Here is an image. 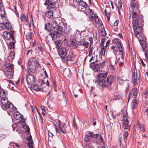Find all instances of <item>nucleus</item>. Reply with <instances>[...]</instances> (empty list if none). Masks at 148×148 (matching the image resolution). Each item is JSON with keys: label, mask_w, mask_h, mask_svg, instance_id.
Returning a JSON list of instances; mask_svg holds the SVG:
<instances>
[{"label": "nucleus", "mask_w": 148, "mask_h": 148, "mask_svg": "<svg viewBox=\"0 0 148 148\" xmlns=\"http://www.w3.org/2000/svg\"><path fill=\"white\" fill-rule=\"evenodd\" d=\"M89 135L92 137L94 138H96L98 137L99 136V134H94L92 132H90L89 133Z\"/></svg>", "instance_id": "nucleus-38"}, {"label": "nucleus", "mask_w": 148, "mask_h": 148, "mask_svg": "<svg viewBox=\"0 0 148 148\" xmlns=\"http://www.w3.org/2000/svg\"><path fill=\"white\" fill-rule=\"evenodd\" d=\"M1 102L6 108H8L10 107L11 103L8 101L7 98L6 97H3L1 98Z\"/></svg>", "instance_id": "nucleus-9"}, {"label": "nucleus", "mask_w": 148, "mask_h": 148, "mask_svg": "<svg viewBox=\"0 0 148 148\" xmlns=\"http://www.w3.org/2000/svg\"><path fill=\"white\" fill-rule=\"evenodd\" d=\"M131 8L132 10V24L133 25H138L139 23L142 24L144 22L143 17L140 15V10L138 3H134L132 2Z\"/></svg>", "instance_id": "nucleus-1"}, {"label": "nucleus", "mask_w": 148, "mask_h": 148, "mask_svg": "<svg viewBox=\"0 0 148 148\" xmlns=\"http://www.w3.org/2000/svg\"><path fill=\"white\" fill-rule=\"evenodd\" d=\"M15 43V42H11L9 43L8 46L9 49H12L14 48V45Z\"/></svg>", "instance_id": "nucleus-37"}, {"label": "nucleus", "mask_w": 148, "mask_h": 148, "mask_svg": "<svg viewBox=\"0 0 148 148\" xmlns=\"http://www.w3.org/2000/svg\"><path fill=\"white\" fill-rule=\"evenodd\" d=\"M53 10H48L47 12H44L42 13V15L44 18L47 17L50 19L53 18Z\"/></svg>", "instance_id": "nucleus-13"}, {"label": "nucleus", "mask_w": 148, "mask_h": 148, "mask_svg": "<svg viewBox=\"0 0 148 148\" xmlns=\"http://www.w3.org/2000/svg\"><path fill=\"white\" fill-rule=\"evenodd\" d=\"M134 34L136 37L137 38L140 45H143L144 42L143 40L142 37V29L140 26L138 25H133Z\"/></svg>", "instance_id": "nucleus-5"}, {"label": "nucleus", "mask_w": 148, "mask_h": 148, "mask_svg": "<svg viewBox=\"0 0 148 148\" xmlns=\"http://www.w3.org/2000/svg\"><path fill=\"white\" fill-rule=\"evenodd\" d=\"M15 32L13 31H11L10 33H9V34L10 35V36H11V38L12 40H14V34Z\"/></svg>", "instance_id": "nucleus-43"}, {"label": "nucleus", "mask_w": 148, "mask_h": 148, "mask_svg": "<svg viewBox=\"0 0 148 148\" xmlns=\"http://www.w3.org/2000/svg\"><path fill=\"white\" fill-rule=\"evenodd\" d=\"M82 44L84 47L88 48V47L89 43L88 42L85 41H83L82 42Z\"/></svg>", "instance_id": "nucleus-39"}, {"label": "nucleus", "mask_w": 148, "mask_h": 148, "mask_svg": "<svg viewBox=\"0 0 148 148\" xmlns=\"http://www.w3.org/2000/svg\"><path fill=\"white\" fill-rule=\"evenodd\" d=\"M117 49H118L119 51H124V47L123 46L122 42L119 43L118 44H117Z\"/></svg>", "instance_id": "nucleus-35"}, {"label": "nucleus", "mask_w": 148, "mask_h": 148, "mask_svg": "<svg viewBox=\"0 0 148 148\" xmlns=\"http://www.w3.org/2000/svg\"><path fill=\"white\" fill-rule=\"evenodd\" d=\"M14 53L13 51H11L10 53L8 56L9 59L12 60L14 59Z\"/></svg>", "instance_id": "nucleus-40"}, {"label": "nucleus", "mask_w": 148, "mask_h": 148, "mask_svg": "<svg viewBox=\"0 0 148 148\" xmlns=\"http://www.w3.org/2000/svg\"><path fill=\"white\" fill-rule=\"evenodd\" d=\"M85 10H86L90 14L92 15V14H93V12L92 11V9H90V8H89L88 6L86 7V8L84 9Z\"/></svg>", "instance_id": "nucleus-45"}, {"label": "nucleus", "mask_w": 148, "mask_h": 148, "mask_svg": "<svg viewBox=\"0 0 148 148\" xmlns=\"http://www.w3.org/2000/svg\"><path fill=\"white\" fill-rule=\"evenodd\" d=\"M140 60L141 62V64L143 65V66L144 67H145L146 66L145 63L146 62V61H145L144 60L143 61L141 59H140Z\"/></svg>", "instance_id": "nucleus-56"}, {"label": "nucleus", "mask_w": 148, "mask_h": 148, "mask_svg": "<svg viewBox=\"0 0 148 148\" xmlns=\"http://www.w3.org/2000/svg\"><path fill=\"white\" fill-rule=\"evenodd\" d=\"M96 61L94 62H92L90 64V67L91 68L93 71L95 72H98L99 68V67L98 64H95V63Z\"/></svg>", "instance_id": "nucleus-15"}, {"label": "nucleus", "mask_w": 148, "mask_h": 148, "mask_svg": "<svg viewBox=\"0 0 148 148\" xmlns=\"http://www.w3.org/2000/svg\"><path fill=\"white\" fill-rule=\"evenodd\" d=\"M116 99H119L122 98V95H116Z\"/></svg>", "instance_id": "nucleus-64"}, {"label": "nucleus", "mask_w": 148, "mask_h": 148, "mask_svg": "<svg viewBox=\"0 0 148 148\" xmlns=\"http://www.w3.org/2000/svg\"><path fill=\"white\" fill-rule=\"evenodd\" d=\"M21 20L24 22H28V17L27 15H25L23 13H22L20 16Z\"/></svg>", "instance_id": "nucleus-21"}, {"label": "nucleus", "mask_w": 148, "mask_h": 148, "mask_svg": "<svg viewBox=\"0 0 148 148\" xmlns=\"http://www.w3.org/2000/svg\"><path fill=\"white\" fill-rule=\"evenodd\" d=\"M56 132L60 133L62 132L63 134H65L66 133V130H56Z\"/></svg>", "instance_id": "nucleus-53"}, {"label": "nucleus", "mask_w": 148, "mask_h": 148, "mask_svg": "<svg viewBox=\"0 0 148 148\" xmlns=\"http://www.w3.org/2000/svg\"><path fill=\"white\" fill-rule=\"evenodd\" d=\"M14 118L17 120H21L23 119V115L18 112H15L14 114Z\"/></svg>", "instance_id": "nucleus-22"}, {"label": "nucleus", "mask_w": 148, "mask_h": 148, "mask_svg": "<svg viewBox=\"0 0 148 148\" xmlns=\"http://www.w3.org/2000/svg\"><path fill=\"white\" fill-rule=\"evenodd\" d=\"M31 88L32 89H33L36 92L41 91V90L42 89L40 88L39 86L37 84L32 85L31 86Z\"/></svg>", "instance_id": "nucleus-25"}, {"label": "nucleus", "mask_w": 148, "mask_h": 148, "mask_svg": "<svg viewBox=\"0 0 148 148\" xmlns=\"http://www.w3.org/2000/svg\"><path fill=\"white\" fill-rule=\"evenodd\" d=\"M84 139L86 141H88L90 139L89 136L87 135H86Z\"/></svg>", "instance_id": "nucleus-63"}, {"label": "nucleus", "mask_w": 148, "mask_h": 148, "mask_svg": "<svg viewBox=\"0 0 148 148\" xmlns=\"http://www.w3.org/2000/svg\"><path fill=\"white\" fill-rule=\"evenodd\" d=\"M57 18H53V20L52 21H51L50 23H46L45 24V29L47 30L48 31V28L49 27H48V25H48V24H51L52 23H54V26H55V23H53L54 21Z\"/></svg>", "instance_id": "nucleus-36"}, {"label": "nucleus", "mask_w": 148, "mask_h": 148, "mask_svg": "<svg viewBox=\"0 0 148 148\" xmlns=\"http://www.w3.org/2000/svg\"><path fill=\"white\" fill-rule=\"evenodd\" d=\"M113 77L112 76H108L106 81L105 79H100L97 78V80H95V82L97 83L99 86L103 87H107L108 88L110 87L112 82Z\"/></svg>", "instance_id": "nucleus-4"}, {"label": "nucleus", "mask_w": 148, "mask_h": 148, "mask_svg": "<svg viewBox=\"0 0 148 148\" xmlns=\"http://www.w3.org/2000/svg\"><path fill=\"white\" fill-rule=\"evenodd\" d=\"M4 73L5 77L10 79H12L13 76V72L12 71L3 70Z\"/></svg>", "instance_id": "nucleus-16"}, {"label": "nucleus", "mask_w": 148, "mask_h": 148, "mask_svg": "<svg viewBox=\"0 0 148 148\" xmlns=\"http://www.w3.org/2000/svg\"><path fill=\"white\" fill-rule=\"evenodd\" d=\"M135 73H133L132 74V79L133 80V84L134 85H135V84L136 82L137 79H136L135 77Z\"/></svg>", "instance_id": "nucleus-44"}, {"label": "nucleus", "mask_w": 148, "mask_h": 148, "mask_svg": "<svg viewBox=\"0 0 148 148\" xmlns=\"http://www.w3.org/2000/svg\"><path fill=\"white\" fill-rule=\"evenodd\" d=\"M73 125L74 127V128L75 129H77V127L76 126V124L75 123V120H73Z\"/></svg>", "instance_id": "nucleus-60"}, {"label": "nucleus", "mask_w": 148, "mask_h": 148, "mask_svg": "<svg viewBox=\"0 0 148 148\" xmlns=\"http://www.w3.org/2000/svg\"><path fill=\"white\" fill-rule=\"evenodd\" d=\"M58 121L59 123H58L56 122H54L53 123L56 130L62 129L61 127H60V125L61 123V122L60 120Z\"/></svg>", "instance_id": "nucleus-27"}, {"label": "nucleus", "mask_w": 148, "mask_h": 148, "mask_svg": "<svg viewBox=\"0 0 148 148\" xmlns=\"http://www.w3.org/2000/svg\"><path fill=\"white\" fill-rule=\"evenodd\" d=\"M14 65L10 63L5 64L3 67V70L12 71L14 72Z\"/></svg>", "instance_id": "nucleus-12"}, {"label": "nucleus", "mask_w": 148, "mask_h": 148, "mask_svg": "<svg viewBox=\"0 0 148 148\" xmlns=\"http://www.w3.org/2000/svg\"><path fill=\"white\" fill-rule=\"evenodd\" d=\"M3 4L2 1H0V15L1 16H3L5 13V12L3 10Z\"/></svg>", "instance_id": "nucleus-24"}, {"label": "nucleus", "mask_w": 148, "mask_h": 148, "mask_svg": "<svg viewBox=\"0 0 148 148\" xmlns=\"http://www.w3.org/2000/svg\"><path fill=\"white\" fill-rule=\"evenodd\" d=\"M136 99L134 98L132 103V107L133 109L136 108L138 106V104Z\"/></svg>", "instance_id": "nucleus-28"}, {"label": "nucleus", "mask_w": 148, "mask_h": 148, "mask_svg": "<svg viewBox=\"0 0 148 148\" xmlns=\"http://www.w3.org/2000/svg\"><path fill=\"white\" fill-rule=\"evenodd\" d=\"M11 105H10V107L8 108H9L10 109V110L11 112H13L15 110V107H14L11 103Z\"/></svg>", "instance_id": "nucleus-47"}, {"label": "nucleus", "mask_w": 148, "mask_h": 148, "mask_svg": "<svg viewBox=\"0 0 148 148\" xmlns=\"http://www.w3.org/2000/svg\"><path fill=\"white\" fill-rule=\"evenodd\" d=\"M26 140L29 142L27 143V145H28V144H30L32 142L33 143V145H34V143L32 140V136L31 135H29L28 136H27L26 138Z\"/></svg>", "instance_id": "nucleus-34"}, {"label": "nucleus", "mask_w": 148, "mask_h": 148, "mask_svg": "<svg viewBox=\"0 0 148 148\" xmlns=\"http://www.w3.org/2000/svg\"><path fill=\"white\" fill-rule=\"evenodd\" d=\"M119 53L117 54L115 56L116 59H118V60H119L120 59V56L121 57V59L123 61L124 60V58L125 54L124 51H119Z\"/></svg>", "instance_id": "nucleus-17"}, {"label": "nucleus", "mask_w": 148, "mask_h": 148, "mask_svg": "<svg viewBox=\"0 0 148 148\" xmlns=\"http://www.w3.org/2000/svg\"><path fill=\"white\" fill-rule=\"evenodd\" d=\"M105 62H102L98 64L99 70L100 68L102 69L103 68L105 65Z\"/></svg>", "instance_id": "nucleus-41"}, {"label": "nucleus", "mask_w": 148, "mask_h": 148, "mask_svg": "<svg viewBox=\"0 0 148 148\" xmlns=\"http://www.w3.org/2000/svg\"><path fill=\"white\" fill-rule=\"evenodd\" d=\"M64 30L65 31V32L64 33V34H65V33H66V34H69L71 33L72 29L69 26H68V27L66 26L65 27Z\"/></svg>", "instance_id": "nucleus-32"}, {"label": "nucleus", "mask_w": 148, "mask_h": 148, "mask_svg": "<svg viewBox=\"0 0 148 148\" xmlns=\"http://www.w3.org/2000/svg\"><path fill=\"white\" fill-rule=\"evenodd\" d=\"M138 91L137 88L134 86L132 87V89L130 93V94L127 98L128 101H129L132 95L134 98H135L137 95Z\"/></svg>", "instance_id": "nucleus-8"}, {"label": "nucleus", "mask_w": 148, "mask_h": 148, "mask_svg": "<svg viewBox=\"0 0 148 148\" xmlns=\"http://www.w3.org/2000/svg\"><path fill=\"white\" fill-rule=\"evenodd\" d=\"M58 53L62 58H65L67 54L66 48L62 47L59 49Z\"/></svg>", "instance_id": "nucleus-11"}, {"label": "nucleus", "mask_w": 148, "mask_h": 148, "mask_svg": "<svg viewBox=\"0 0 148 148\" xmlns=\"http://www.w3.org/2000/svg\"><path fill=\"white\" fill-rule=\"evenodd\" d=\"M40 67V65L39 62L34 58L33 60H32V61L31 60H28L27 69L28 74L34 73L36 71V68Z\"/></svg>", "instance_id": "nucleus-3"}, {"label": "nucleus", "mask_w": 148, "mask_h": 148, "mask_svg": "<svg viewBox=\"0 0 148 148\" xmlns=\"http://www.w3.org/2000/svg\"><path fill=\"white\" fill-rule=\"evenodd\" d=\"M114 41L116 44V45L119 43L121 42L120 40L119 39H115L114 40Z\"/></svg>", "instance_id": "nucleus-50"}, {"label": "nucleus", "mask_w": 148, "mask_h": 148, "mask_svg": "<svg viewBox=\"0 0 148 148\" xmlns=\"http://www.w3.org/2000/svg\"><path fill=\"white\" fill-rule=\"evenodd\" d=\"M128 134L129 133H128V132H127L126 131H125L124 132V140H127V138L128 136Z\"/></svg>", "instance_id": "nucleus-48"}, {"label": "nucleus", "mask_w": 148, "mask_h": 148, "mask_svg": "<svg viewBox=\"0 0 148 148\" xmlns=\"http://www.w3.org/2000/svg\"><path fill=\"white\" fill-rule=\"evenodd\" d=\"M53 40H56L58 37L60 36L56 32L54 31L49 34Z\"/></svg>", "instance_id": "nucleus-26"}, {"label": "nucleus", "mask_w": 148, "mask_h": 148, "mask_svg": "<svg viewBox=\"0 0 148 148\" xmlns=\"http://www.w3.org/2000/svg\"><path fill=\"white\" fill-rule=\"evenodd\" d=\"M82 42H78V43L77 42V46H78V45L81 46L82 49H81L80 50L82 51L84 49L82 48Z\"/></svg>", "instance_id": "nucleus-57"}, {"label": "nucleus", "mask_w": 148, "mask_h": 148, "mask_svg": "<svg viewBox=\"0 0 148 148\" xmlns=\"http://www.w3.org/2000/svg\"><path fill=\"white\" fill-rule=\"evenodd\" d=\"M71 46H75L76 47H79L78 46H77V42L75 40H73L71 41Z\"/></svg>", "instance_id": "nucleus-42"}, {"label": "nucleus", "mask_w": 148, "mask_h": 148, "mask_svg": "<svg viewBox=\"0 0 148 148\" xmlns=\"http://www.w3.org/2000/svg\"><path fill=\"white\" fill-rule=\"evenodd\" d=\"M33 143L32 142V143H30V144H28V146L29 148H34L33 147Z\"/></svg>", "instance_id": "nucleus-61"}, {"label": "nucleus", "mask_w": 148, "mask_h": 148, "mask_svg": "<svg viewBox=\"0 0 148 148\" xmlns=\"http://www.w3.org/2000/svg\"><path fill=\"white\" fill-rule=\"evenodd\" d=\"M141 45L142 46V48L143 51L145 52V59H144V60L148 62V51H147V50L145 51V46H143V44Z\"/></svg>", "instance_id": "nucleus-29"}, {"label": "nucleus", "mask_w": 148, "mask_h": 148, "mask_svg": "<svg viewBox=\"0 0 148 148\" xmlns=\"http://www.w3.org/2000/svg\"><path fill=\"white\" fill-rule=\"evenodd\" d=\"M55 44L58 47H59L61 45V41L59 40L55 41Z\"/></svg>", "instance_id": "nucleus-46"}, {"label": "nucleus", "mask_w": 148, "mask_h": 148, "mask_svg": "<svg viewBox=\"0 0 148 148\" xmlns=\"http://www.w3.org/2000/svg\"><path fill=\"white\" fill-rule=\"evenodd\" d=\"M91 45H90V47L89 48V49L90 50L89 51V53H92L93 52V47H91Z\"/></svg>", "instance_id": "nucleus-59"}, {"label": "nucleus", "mask_w": 148, "mask_h": 148, "mask_svg": "<svg viewBox=\"0 0 148 148\" xmlns=\"http://www.w3.org/2000/svg\"><path fill=\"white\" fill-rule=\"evenodd\" d=\"M3 26L1 27L2 29H4L5 28L9 30H11V26L10 23L8 22H6L5 24L3 23L2 24Z\"/></svg>", "instance_id": "nucleus-20"}, {"label": "nucleus", "mask_w": 148, "mask_h": 148, "mask_svg": "<svg viewBox=\"0 0 148 148\" xmlns=\"http://www.w3.org/2000/svg\"><path fill=\"white\" fill-rule=\"evenodd\" d=\"M108 75V73L106 72H101L97 74V78L100 79H105L106 78Z\"/></svg>", "instance_id": "nucleus-19"}, {"label": "nucleus", "mask_w": 148, "mask_h": 148, "mask_svg": "<svg viewBox=\"0 0 148 148\" xmlns=\"http://www.w3.org/2000/svg\"><path fill=\"white\" fill-rule=\"evenodd\" d=\"M118 81L119 82V84H120V85H121L123 84L124 82V81L123 80L119 78L118 79Z\"/></svg>", "instance_id": "nucleus-54"}, {"label": "nucleus", "mask_w": 148, "mask_h": 148, "mask_svg": "<svg viewBox=\"0 0 148 148\" xmlns=\"http://www.w3.org/2000/svg\"><path fill=\"white\" fill-rule=\"evenodd\" d=\"M99 18L98 16H95L94 18V21H95V22L96 23H97L99 22Z\"/></svg>", "instance_id": "nucleus-55"}, {"label": "nucleus", "mask_w": 148, "mask_h": 148, "mask_svg": "<svg viewBox=\"0 0 148 148\" xmlns=\"http://www.w3.org/2000/svg\"><path fill=\"white\" fill-rule=\"evenodd\" d=\"M59 21H60L59 18H57L54 21L53 23H55V26H54L53 23H52V24H48V25H47L49 27L48 29V31L51 32L53 30H57L56 32L59 36H64L63 29L62 26L59 25L58 23H60V22H59Z\"/></svg>", "instance_id": "nucleus-2"}, {"label": "nucleus", "mask_w": 148, "mask_h": 148, "mask_svg": "<svg viewBox=\"0 0 148 148\" xmlns=\"http://www.w3.org/2000/svg\"><path fill=\"white\" fill-rule=\"evenodd\" d=\"M129 122L124 123L123 122V128L125 130H130V126L129 125H128V123H129Z\"/></svg>", "instance_id": "nucleus-33"}, {"label": "nucleus", "mask_w": 148, "mask_h": 148, "mask_svg": "<svg viewBox=\"0 0 148 148\" xmlns=\"http://www.w3.org/2000/svg\"><path fill=\"white\" fill-rule=\"evenodd\" d=\"M41 109L42 110L44 111V112H45V111H46V110L47 109V108L44 106H42L41 107Z\"/></svg>", "instance_id": "nucleus-62"}, {"label": "nucleus", "mask_w": 148, "mask_h": 148, "mask_svg": "<svg viewBox=\"0 0 148 148\" xmlns=\"http://www.w3.org/2000/svg\"><path fill=\"white\" fill-rule=\"evenodd\" d=\"M3 35L4 37L7 40L10 39L11 36L9 34V33L7 31L4 32L3 33Z\"/></svg>", "instance_id": "nucleus-31"}, {"label": "nucleus", "mask_w": 148, "mask_h": 148, "mask_svg": "<svg viewBox=\"0 0 148 148\" xmlns=\"http://www.w3.org/2000/svg\"><path fill=\"white\" fill-rule=\"evenodd\" d=\"M44 4L45 5H48L47 8L48 10L55 8L56 6V2H52V0H46Z\"/></svg>", "instance_id": "nucleus-6"}, {"label": "nucleus", "mask_w": 148, "mask_h": 148, "mask_svg": "<svg viewBox=\"0 0 148 148\" xmlns=\"http://www.w3.org/2000/svg\"><path fill=\"white\" fill-rule=\"evenodd\" d=\"M142 95L143 96L147 97L148 96V91L146 90L143 92L142 93Z\"/></svg>", "instance_id": "nucleus-52"}, {"label": "nucleus", "mask_w": 148, "mask_h": 148, "mask_svg": "<svg viewBox=\"0 0 148 148\" xmlns=\"http://www.w3.org/2000/svg\"><path fill=\"white\" fill-rule=\"evenodd\" d=\"M24 119H23L19 121L18 123L21 124V126L24 130H30L29 127L25 123Z\"/></svg>", "instance_id": "nucleus-18"}, {"label": "nucleus", "mask_w": 148, "mask_h": 148, "mask_svg": "<svg viewBox=\"0 0 148 148\" xmlns=\"http://www.w3.org/2000/svg\"><path fill=\"white\" fill-rule=\"evenodd\" d=\"M101 36H105L106 35V33L105 31L104 28H102L101 31Z\"/></svg>", "instance_id": "nucleus-49"}, {"label": "nucleus", "mask_w": 148, "mask_h": 148, "mask_svg": "<svg viewBox=\"0 0 148 148\" xmlns=\"http://www.w3.org/2000/svg\"><path fill=\"white\" fill-rule=\"evenodd\" d=\"M75 3L77 4H79L78 8L79 9H81L82 11H84L85 14H86L87 15V14L86 12L84 11V9L86 8V7L88 5V4L85 2L83 1H81L80 0H78V1L77 0L76 1Z\"/></svg>", "instance_id": "nucleus-7"}, {"label": "nucleus", "mask_w": 148, "mask_h": 148, "mask_svg": "<svg viewBox=\"0 0 148 148\" xmlns=\"http://www.w3.org/2000/svg\"><path fill=\"white\" fill-rule=\"evenodd\" d=\"M121 113L122 120L123 121V122L125 123L129 122L128 114L127 110H122L121 111Z\"/></svg>", "instance_id": "nucleus-10"}, {"label": "nucleus", "mask_w": 148, "mask_h": 148, "mask_svg": "<svg viewBox=\"0 0 148 148\" xmlns=\"http://www.w3.org/2000/svg\"><path fill=\"white\" fill-rule=\"evenodd\" d=\"M74 0H70L69 3L71 5L73 6H76V3H74Z\"/></svg>", "instance_id": "nucleus-51"}, {"label": "nucleus", "mask_w": 148, "mask_h": 148, "mask_svg": "<svg viewBox=\"0 0 148 148\" xmlns=\"http://www.w3.org/2000/svg\"><path fill=\"white\" fill-rule=\"evenodd\" d=\"M110 49L113 52L116 56L117 54V53L118 52L117 48L114 46H112L110 47Z\"/></svg>", "instance_id": "nucleus-30"}, {"label": "nucleus", "mask_w": 148, "mask_h": 148, "mask_svg": "<svg viewBox=\"0 0 148 148\" xmlns=\"http://www.w3.org/2000/svg\"><path fill=\"white\" fill-rule=\"evenodd\" d=\"M26 80L27 84L32 85L35 82L34 76L32 75L29 74L27 77Z\"/></svg>", "instance_id": "nucleus-14"}, {"label": "nucleus", "mask_w": 148, "mask_h": 148, "mask_svg": "<svg viewBox=\"0 0 148 148\" xmlns=\"http://www.w3.org/2000/svg\"><path fill=\"white\" fill-rule=\"evenodd\" d=\"M138 128L140 129V130H144V127L143 125L140 124V123H138Z\"/></svg>", "instance_id": "nucleus-58"}, {"label": "nucleus", "mask_w": 148, "mask_h": 148, "mask_svg": "<svg viewBox=\"0 0 148 148\" xmlns=\"http://www.w3.org/2000/svg\"><path fill=\"white\" fill-rule=\"evenodd\" d=\"M74 58L73 52L71 51H70L69 53L66 58L67 60L72 61L74 60Z\"/></svg>", "instance_id": "nucleus-23"}]
</instances>
